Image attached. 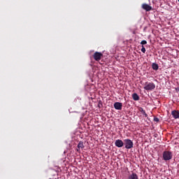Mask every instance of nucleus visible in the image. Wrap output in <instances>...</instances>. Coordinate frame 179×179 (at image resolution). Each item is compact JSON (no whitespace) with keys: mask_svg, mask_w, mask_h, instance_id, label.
I'll use <instances>...</instances> for the list:
<instances>
[{"mask_svg":"<svg viewBox=\"0 0 179 179\" xmlns=\"http://www.w3.org/2000/svg\"><path fill=\"white\" fill-rule=\"evenodd\" d=\"M162 157L165 162L173 159V152L170 151H164L162 154Z\"/></svg>","mask_w":179,"mask_h":179,"instance_id":"obj_1","label":"nucleus"},{"mask_svg":"<svg viewBox=\"0 0 179 179\" xmlns=\"http://www.w3.org/2000/svg\"><path fill=\"white\" fill-rule=\"evenodd\" d=\"M156 89V85L153 83H145V85L144 86V90L148 92H152V90H155Z\"/></svg>","mask_w":179,"mask_h":179,"instance_id":"obj_2","label":"nucleus"},{"mask_svg":"<svg viewBox=\"0 0 179 179\" xmlns=\"http://www.w3.org/2000/svg\"><path fill=\"white\" fill-rule=\"evenodd\" d=\"M124 147L126 149H132L134 148V142L129 138L124 140Z\"/></svg>","mask_w":179,"mask_h":179,"instance_id":"obj_3","label":"nucleus"},{"mask_svg":"<svg viewBox=\"0 0 179 179\" xmlns=\"http://www.w3.org/2000/svg\"><path fill=\"white\" fill-rule=\"evenodd\" d=\"M101 57H103V54H101V52H96L94 54V59H95V61H100V59H101Z\"/></svg>","mask_w":179,"mask_h":179,"instance_id":"obj_4","label":"nucleus"},{"mask_svg":"<svg viewBox=\"0 0 179 179\" xmlns=\"http://www.w3.org/2000/svg\"><path fill=\"white\" fill-rule=\"evenodd\" d=\"M115 145L117 148H122V146L124 145V143L122 141V140L117 139L115 141Z\"/></svg>","mask_w":179,"mask_h":179,"instance_id":"obj_5","label":"nucleus"},{"mask_svg":"<svg viewBox=\"0 0 179 179\" xmlns=\"http://www.w3.org/2000/svg\"><path fill=\"white\" fill-rule=\"evenodd\" d=\"M114 108L115 110H122V103L120 102H115L114 103Z\"/></svg>","mask_w":179,"mask_h":179,"instance_id":"obj_6","label":"nucleus"},{"mask_svg":"<svg viewBox=\"0 0 179 179\" xmlns=\"http://www.w3.org/2000/svg\"><path fill=\"white\" fill-rule=\"evenodd\" d=\"M142 8H143V9L146 10L147 12H149L150 10H152V7L150 6H149V4H147V3L143 4Z\"/></svg>","mask_w":179,"mask_h":179,"instance_id":"obj_7","label":"nucleus"},{"mask_svg":"<svg viewBox=\"0 0 179 179\" xmlns=\"http://www.w3.org/2000/svg\"><path fill=\"white\" fill-rule=\"evenodd\" d=\"M171 115L173 117V118H175V120H177L178 118H179V111L178 110H173L171 112Z\"/></svg>","mask_w":179,"mask_h":179,"instance_id":"obj_8","label":"nucleus"},{"mask_svg":"<svg viewBox=\"0 0 179 179\" xmlns=\"http://www.w3.org/2000/svg\"><path fill=\"white\" fill-rule=\"evenodd\" d=\"M128 179H139V177L136 173H132L128 176Z\"/></svg>","mask_w":179,"mask_h":179,"instance_id":"obj_9","label":"nucleus"},{"mask_svg":"<svg viewBox=\"0 0 179 179\" xmlns=\"http://www.w3.org/2000/svg\"><path fill=\"white\" fill-rule=\"evenodd\" d=\"M83 148H85V145H83V141H80L78 144L77 150H80V149H83Z\"/></svg>","mask_w":179,"mask_h":179,"instance_id":"obj_10","label":"nucleus"},{"mask_svg":"<svg viewBox=\"0 0 179 179\" xmlns=\"http://www.w3.org/2000/svg\"><path fill=\"white\" fill-rule=\"evenodd\" d=\"M132 98L134 101H138V100H139V95H138L136 93H134L132 94Z\"/></svg>","mask_w":179,"mask_h":179,"instance_id":"obj_11","label":"nucleus"},{"mask_svg":"<svg viewBox=\"0 0 179 179\" xmlns=\"http://www.w3.org/2000/svg\"><path fill=\"white\" fill-rule=\"evenodd\" d=\"M139 111L141 113V114H142L144 117H148V114L146 113V112L145 111V110H143V108H139Z\"/></svg>","mask_w":179,"mask_h":179,"instance_id":"obj_12","label":"nucleus"},{"mask_svg":"<svg viewBox=\"0 0 179 179\" xmlns=\"http://www.w3.org/2000/svg\"><path fill=\"white\" fill-rule=\"evenodd\" d=\"M152 69H154V71H157V69H159V65L156 63H153L152 65Z\"/></svg>","mask_w":179,"mask_h":179,"instance_id":"obj_13","label":"nucleus"},{"mask_svg":"<svg viewBox=\"0 0 179 179\" xmlns=\"http://www.w3.org/2000/svg\"><path fill=\"white\" fill-rule=\"evenodd\" d=\"M141 51L145 54L146 52V49L145 48V46L142 45Z\"/></svg>","mask_w":179,"mask_h":179,"instance_id":"obj_14","label":"nucleus"},{"mask_svg":"<svg viewBox=\"0 0 179 179\" xmlns=\"http://www.w3.org/2000/svg\"><path fill=\"white\" fill-rule=\"evenodd\" d=\"M141 44H142L143 45H145V44H148V41H146L145 40H143L141 42Z\"/></svg>","mask_w":179,"mask_h":179,"instance_id":"obj_15","label":"nucleus"},{"mask_svg":"<svg viewBox=\"0 0 179 179\" xmlns=\"http://www.w3.org/2000/svg\"><path fill=\"white\" fill-rule=\"evenodd\" d=\"M154 121H155V122H159V119L157 117H155Z\"/></svg>","mask_w":179,"mask_h":179,"instance_id":"obj_16","label":"nucleus"},{"mask_svg":"<svg viewBox=\"0 0 179 179\" xmlns=\"http://www.w3.org/2000/svg\"><path fill=\"white\" fill-rule=\"evenodd\" d=\"M178 2H179V0H178Z\"/></svg>","mask_w":179,"mask_h":179,"instance_id":"obj_17","label":"nucleus"}]
</instances>
